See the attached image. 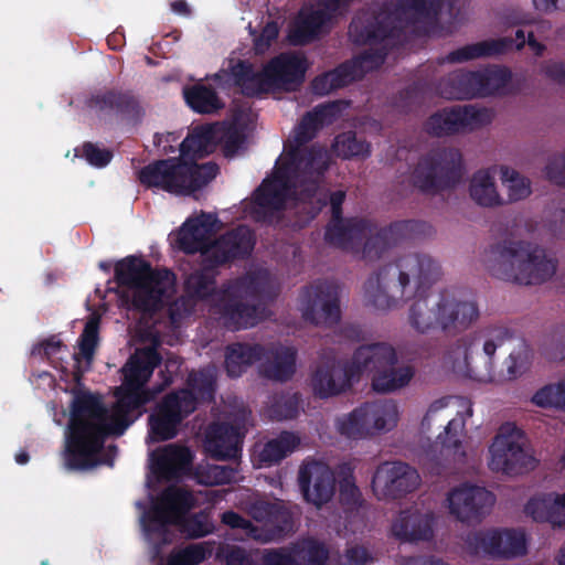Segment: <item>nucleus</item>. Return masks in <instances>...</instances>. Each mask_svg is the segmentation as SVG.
<instances>
[{"instance_id": "nucleus-15", "label": "nucleus", "mask_w": 565, "mask_h": 565, "mask_svg": "<svg viewBox=\"0 0 565 565\" xmlns=\"http://www.w3.org/2000/svg\"><path fill=\"white\" fill-rule=\"evenodd\" d=\"M512 337L513 332L503 326H493L481 332L465 334L456 341L455 347L449 351V358L454 365L462 360L467 375L481 380L478 366L475 364V349L477 358L483 360L484 364H490L495 350Z\"/></svg>"}, {"instance_id": "nucleus-36", "label": "nucleus", "mask_w": 565, "mask_h": 565, "mask_svg": "<svg viewBox=\"0 0 565 565\" xmlns=\"http://www.w3.org/2000/svg\"><path fill=\"white\" fill-rule=\"evenodd\" d=\"M217 268L216 265L203 259L202 267L195 269L185 278V295L194 301L209 300L210 305L220 289L216 281Z\"/></svg>"}, {"instance_id": "nucleus-22", "label": "nucleus", "mask_w": 565, "mask_h": 565, "mask_svg": "<svg viewBox=\"0 0 565 565\" xmlns=\"http://www.w3.org/2000/svg\"><path fill=\"white\" fill-rule=\"evenodd\" d=\"M475 553H483L493 558L510 559L526 554V537L515 529H493L479 531L469 539Z\"/></svg>"}, {"instance_id": "nucleus-19", "label": "nucleus", "mask_w": 565, "mask_h": 565, "mask_svg": "<svg viewBox=\"0 0 565 565\" xmlns=\"http://www.w3.org/2000/svg\"><path fill=\"white\" fill-rule=\"evenodd\" d=\"M449 513L461 523L479 524L490 513L494 494L483 487L463 482L447 495Z\"/></svg>"}, {"instance_id": "nucleus-46", "label": "nucleus", "mask_w": 565, "mask_h": 565, "mask_svg": "<svg viewBox=\"0 0 565 565\" xmlns=\"http://www.w3.org/2000/svg\"><path fill=\"white\" fill-rule=\"evenodd\" d=\"M295 554L300 565H327L330 558L328 546L311 536L292 543Z\"/></svg>"}, {"instance_id": "nucleus-11", "label": "nucleus", "mask_w": 565, "mask_h": 565, "mask_svg": "<svg viewBox=\"0 0 565 565\" xmlns=\"http://www.w3.org/2000/svg\"><path fill=\"white\" fill-rule=\"evenodd\" d=\"M463 172V158L459 149L436 147L418 158L409 173V183L423 194L436 195L455 189Z\"/></svg>"}, {"instance_id": "nucleus-9", "label": "nucleus", "mask_w": 565, "mask_h": 565, "mask_svg": "<svg viewBox=\"0 0 565 565\" xmlns=\"http://www.w3.org/2000/svg\"><path fill=\"white\" fill-rule=\"evenodd\" d=\"M114 271L117 285L131 291L135 310L153 315L164 307L169 270L154 269L145 258L130 255L118 260Z\"/></svg>"}, {"instance_id": "nucleus-21", "label": "nucleus", "mask_w": 565, "mask_h": 565, "mask_svg": "<svg viewBox=\"0 0 565 565\" xmlns=\"http://www.w3.org/2000/svg\"><path fill=\"white\" fill-rule=\"evenodd\" d=\"M86 106L99 117L116 116L132 125H138L146 116L140 97L131 89L108 88L92 94Z\"/></svg>"}, {"instance_id": "nucleus-40", "label": "nucleus", "mask_w": 565, "mask_h": 565, "mask_svg": "<svg viewBox=\"0 0 565 565\" xmlns=\"http://www.w3.org/2000/svg\"><path fill=\"white\" fill-rule=\"evenodd\" d=\"M186 105L195 113L202 115L217 114L224 109L225 103L210 85L196 83L183 88Z\"/></svg>"}, {"instance_id": "nucleus-25", "label": "nucleus", "mask_w": 565, "mask_h": 565, "mask_svg": "<svg viewBox=\"0 0 565 565\" xmlns=\"http://www.w3.org/2000/svg\"><path fill=\"white\" fill-rule=\"evenodd\" d=\"M395 18L386 11L361 12L356 14L350 25L349 35L354 44L377 45L398 35Z\"/></svg>"}, {"instance_id": "nucleus-56", "label": "nucleus", "mask_w": 565, "mask_h": 565, "mask_svg": "<svg viewBox=\"0 0 565 565\" xmlns=\"http://www.w3.org/2000/svg\"><path fill=\"white\" fill-rule=\"evenodd\" d=\"M300 398L297 393L277 396L269 407L271 419H292L298 415Z\"/></svg>"}, {"instance_id": "nucleus-39", "label": "nucleus", "mask_w": 565, "mask_h": 565, "mask_svg": "<svg viewBox=\"0 0 565 565\" xmlns=\"http://www.w3.org/2000/svg\"><path fill=\"white\" fill-rule=\"evenodd\" d=\"M215 124L193 128L180 143V154L188 162H195L216 148Z\"/></svg>"}, {"instance_id": "nucleus-27", "label": "nucleus", "mask_w": 565, "mask_h": 565, "mask_svg": "<svg viewBox=\"0 0 565 565\" xmlns=\"http://www.w3.org/2000/svg\"><path fill=\"white\" fill-rule=\"evenodd\" d=\"M222 90L237 88L246 97H258L266 93L263 71L257 72L247 60L231 58L226 67L211 76Z\"/></svg>"}, {"instance_id": "nucleus-34", "label": "nucleus", "mask_w": 565, "mask_h": 565, "mask_svg": "<svg viewBox=\"0 0 565 565\" xmlns=\"http://www.w3.org/2000/svg\"><path fill=\"white\" fill-rule=\"evenodd\" d=\"M151 460L153 472L160 478L171 480L190 466L192 454L188 447L171 444L154 451Z\"/></svg>"}, {"instance_id": "nucleus-35", "label": "nucleus", "mask_w": 565, "mask_h": 565, "mask_svg": "<svg viewBox=\"0 0 565 565\" xmlns=\"http://www.w3.org/2000/svg\"><path fill=\"white\" fill-rule=\"evenodd\" d=\"M354 60L345 61L331 71L316 76L311 82L313 94L324 96L333 90L343 88L363 76Z\"/></svg>"}, {"instance_id": "nucleus-45", "label": "nucleus", "mask_w": 565, "mask_h": 565, "mask_svg": "<svg viewBox=\"0 0 565 565\" xmlns=\"http://www.w3.org/2000/svg\"><path fill=\"white\" fill-rule=\"evenodd\" d=\"M299 441L294 433L282 431L264 445L259 461L266 466L278 463L297 448Z\"/></svg>"}, {"instance_id": "nucleus-51", "label": "nucleus", "mask_w": 565, "mask_h": 565, "mask_svg": "<svg viewBox=\"0 0 565 565\" xmlns=\"http://www.w3.org/2000/svg\"><path fill=\"white\" fill-rule=\"evenodd\" d=\"M502 184L508 190L510 202H516L526 199L532 193L531 181L521 175L516 170L507 166L500 168Z\"/></svg>"}, {"instance_id": "nucleus-49", "label": "nucleus", "mask_w": 565, "mask_h": 565, "mask_svg": "<svg viewBox=\"0 0 565 565\" xmlns=\"http://www.w3.org/2000/svg\"><path fill=\"white\" fill-rule=\"evenodd\" d=\"M216 146L222 143L223 153L226 158L234 157L245 141V135L241 127L235 124L215 122Z\"/></svg>"}, {"instance_id": "nucleus-26", "label": "nucleus", "mask_w": 565, "mask_h": 565, "mask_svg": "<svg viewBox=\"0 0 565 565\" xmlns=\"http://www.w3.org/2000/svg\"><path fill=\"white\" fill-rule=\"evenodd\" d=\"M255 244L254 231L247 225H237L212 241L206 260L222 267L235 260L246 259L253 253Z\"/></svg>"}, {"instance_id": "nucleus-5", "label": "nucleus", "mask_w": 565, "mask_h": 565, "mask_svg": "<svg viewBox=\"0 0 565 565\" xmlns=\"http://www.w3.org/2000/svg\"><path fill=\"white\" fill-rule=\"evenodd\" d=\"M374 225L364 218L330 220L324 239L344 250L356 252L362 243V257L367 262L380 259L392 246L405 239H416L433 233V226L419 220H403L373 233Z\"/></svg>"}, {"instance_id": "nucleus-47", "label": "nucleus", "mask_w": 565, "mask_h": 565, "mask_svg": "<svg viewBox=\"0 0 565 565\" xmlns=\"http://www.w3.org/2000/svg\"><path fill=\"white\" fill-rule=\"evenodd\" d=\"M238 462L231 465H206L196 469L198 482L204 486H221L237 481Z\"/></svg>"}, {"instance_id": "nucleus-28", "label": "nucleus", "mask_w": 565, "mask_h": 565, "mask_svg": "<svg viewBox=\"0 0 565 565\" xmlns=\"http://www.w3.org/2000/svg\"><path fill=\"white\" fill-rule=\"evenodd\" d=\"M298 484L303 499L317 508L328 503L335 491L333 471L328 465L316 460L300 467Z\"/></svg>"}, {"instance_id": "nucleus-2", "label": "nucleus", "mask_w": 565, "mask_h": 565, "mask_svg": "<svg viewBox=\"0 0 565 565\" xmlns=\"http://www.w3.org/2000/svg\"><path fill=\"white\" fill-rule=\"evenodd\" d=\"M321 128L309 111L301 117L285 162L254 192L250 215L255 222L277 223L290 195L295 198L294 227L303 228L318 216L326 204V198L319 192V181L329 169V157L319 146H305Z\"/></svg>"}, {"instance_id": "nucleus-37", "label": "nucleus", "mask_w": 565, "mask_h": 565, "mask_svg": "<svg viewBox=\"0 0 565 565\" xmlns=\"http://www.w3.org/2000/svg\"><path fill=\"white\" fill-rule=\"evenodd\" d=\"M456 0H397L396 11L415 22L436 23L444 9L452 12Z\"/></svg>"}, {"instance_id": "nucleus-4", "label": "nucleus", "mask_w": 565, "mask_h": 565, "mask_svg": "<svg viewBox=\"0 0 565 565\" xmlns=\"http://www.w3.org/2000/svg\"><path fill=\"white\" fill-rule=\"evenodd\" d=\"M68 430L65 460L71 469H89L99 463L113 466L117 452L115 445L108 447L105 459L99 460L97 456L107 436H120L126 431L120 429L116 420V402L109 417L100 397L89 392L75 395Z\"/></svg>"}, {"instance_id": "nucleus-48", "label": "nucleus", "mask_w": 565, "mask_h": 565, "mask_svg": "<svg viewBox=\"0 0 565 565\" xmlns=\"http://www.w3.org/2000/svg\"><path fill=\"white\" fill-rule=\"evenodd\" d=\"M332 147L335 154L343 159L366 158L371 154V145L365 139L358 138L354 131L339 134Z\"/></svg>"}, {"instance_id": "nucleus-7", "label": "nucleus", "mask_w": 565, "mask_h": 565, "mask_svg": "<svg viewBox=\"0 0 565 565\" xmlns=\"http://www.w3.org/2000/svg\"><path fill=\"white\" fill-rule=\"evenodd\" d=\"M161 364L162 355L151 344L137 348L121 366V384L114 391L116 420L121 430L146 414L147 406L156 401L154 384L148 386V383Z\"/></svg>"}, {"instance_id": "nucleus-41", "label": "nucleus", "mask_w": 565, "mask_h": 565, "mask_svg": "<svg viewBox=\"0 0 565 565\" xmlns=\"http://www.w3.org/2000/svg\"><path fill=\"white\" fill-rule=\"evenodd\" d=\"M215 390V370L212 366H206L199 371H191L188 375L186 387L178 391H189L194 398L196 409L200 403H210L214 399Z\"/></svg>"}, {"instance_id": "nucleus-52", "label": "nucleus", "mask_w": 565, "mask_h": 565, "mask_svg": "<svg viewBox=\"0 0 565 565\" xmlns=\"http://www.w3.org/2000/svg\"><path fill=\"white\" fill-rule=\"evenodd\" d=\"M209 553L206 543H192L173 550L168 555L167 565H199L206 559Z\"/></svg>"}, {"instance_id": "nucleus-50", "label": "nucleus", "mask_w": 565, "mask_h": 565, "mask_svg": "<svg viewBox=\"0 0 565 565\" xmlns=\"http://www.w3.org/2000/svg\"><path fill=\"white\" fill-rule=\"evenodd\" d=\"M99 342V317L93 316L85 323L83 332L78 339V353H75L74 358L77 362L82 358L87 362L88 365L92 364L95 355V351L98 347Z\"/></svg>"}, {"instance_id": "nucleus-23", "label": "nucleus", "mask_w": 565, "mask_h": 565, "mask_svg": "<svg viewBox=\"0 0 565 565\" xmlns=\"http://www.w3.org/2000/svg\"><path fill=\"white\" fill-rule=\"evenodd\" d=\"M486 116L487 110L472 105H455L431 114L425 121L424 129L433 137L452 136L482 125Z\"/></svg>"}, {"instance_id": "nucleus-63", "label": "nucleus", "mask_w": 565, "mask_h": 565, "mask_svg": "<svg viewBox=\"0 0 565 565\" xmlns=\"http://www.w3.org/2000/svg\"><path fill=\"white\" fill-rule=\"evenodd\" d=\"M339 497L340 501L350 507H358L361 503L362 494L359 487L355 484L352 475L343 477L339 482Z\"/></svg>"}, {"instance_id": "nucleus-60", "label": "nucleus", "mask_w": 565, "mask_h": 565, "mask_svg": "<svg viewBox=\"0 0 565 565\" xmlns=\"http://www.w3.org/2000/svg\"><path fill=\"white\" fill-rule=\"evenodd\" d=\"M463 430V418H452L445 427V431L438 435V440L444 448L458 449L461 446Z\"/></svg>"}, {"instance_id": "nucleus-10", "label": "nucleus", "mask_w": 565, "mask_h": 565, "mask_svg": "<svg viewBox=\"0 0 565 565\" xmlns=\"http://www.w3.org/2000/svg\"><path fill=\"white\" fill-rule=\"evenodd\" d=\"M218 170L214 162L199 164L188 162L180 156L148 163L139 170L138 180L146 188L184 195L205 186L217 175Z\"/></svg>"}, {"instance_id": "nucleus-54", "label": "nucleus", "mask_w": 565, "mask_h": 565, "mask_svg": "<svg viewBox=\"0 0 565 565\" xmlns=\"http://www.w3.org/2000/svg\"><path fill=\"white\" fill-rule=\"evenodd\" d=\"M532 350L525 343L513 350L504 361L507 369L505 377L515 380L522 376L531 366Z\"/></svg>"}, {"instance_id": "nucleus-33", "label": "nucleus", "mask_w": 565, "mask_h": 565, "mask_svg": "<svg viewBox=\"0 0 565 565\" xmlns=\"http://www.w3.org/2000/svg\"><path fill=\"white\" fill-rule=\"evenodd\" d=\"M525 513L536 522H547L553 526L565 525V492H551L531 498L525 504Z\"/></svg>"}, {"instance_id": "nucleus-38", "label": "nucleus", "mask_w": 565, "mask_h": 565, "mask_svg": "<svg viewBox=\"0 0 565 565\" xmlns=\"http://www.w3.org/2000/svg\"><path fill=\"white\" fill-rule=\"evenodd\" d=\"M265 347L259 343L236 342L226 347L225 370L230 377H239L248 366L262 361Z\"/></svg>"}, {"instance_id": "nucleus-24", "label": "nucleus", "mask_w": 565, "mask_h": 565, "mask_svg": "<svg viewBox=\"0 0 565 565\" xmlns=\"http://www.w3.org/2000/svg\"><path fill=\"white\" fill-rule=\"evenodd\" d=\"M420 477L406 462L392 461L380 465L372 477V489L385 499H399L417 489Z\"/></svg>"}, {"instance_id": "nucleus-42", "label": "nucleus", "mask_w": 565, "mask_h": 565, "mask_svg": "<svg viewBox=\"0 0 565 565\" xmlns=\"http://www.w3.org/2000/svg\"><path fill=\"white\" fill-rule=\"evenodd\" d=\"M212 241L188 218L178 230L175 247L186 255L200 253L204 260L210 255Z\"/></svg>"}, {"instance_id": "nucleus-62", "label": "nucleus", "mask_w": 565, "mask_h": 565, "mask_svg": "<svg viewBox=\"0 0 565 565\" xmlns=\"http://www.w3.org/2000/svg\"><path fill=\"white\" fill-rule=\"evenodd\" d=\"M341 111L342 102L340 100L319 104L309 110L321 127L333 124L339 118Z\"/></svg>"}, {"instance_id": "nucleus-64", "label": "nucleus", "mask_w": 565, "mask_h": 565, "mask_svg": "<svg viewBox=\"0 0 565 565\" xmlns=\"http://www.w3.org/2000/svg\"><path fill=\"white\" fill-rule=\"evenodd\" d=\"M545 175L550 182L565 186V151L550 157L545 166Z\"/></svg>"}, {"instance_id": "nucleus-30", "label": "nucleus", "mask_w": 565, "mask_h": 565, "mask_svg": "<svg viewBox=\"0 0 565 565\" xmlns=\"http://www.w3.org/2000/svg\"><path fill=\"white\" fill-rule=\"evenodd\" d=\"M435 516L419 510L401 511L392 524L393 535L404 543L427 542L434 537Z\"/></svg>"}, {"instance_id": "nucleus-1", "label": "nucleus", "mask_w": 565, "mask_h": 565, "mask_svg": "<svg viewBox=\"0 0 565 565\" xmlns=\"http://www.w3.org/2000/svg\"><path fill=\"white\" fill-rule=\"evenodd\" d=\"M439 276L440 266L430 256L407 254L371 275L364 284V296L374 308L390 309L395 303L394 297L388 294L391 285L404 296L413 280L415 299L408 309L409 326L423 334L439 329L446 335H456L479 319V307L476 301L457 299L447 292L438 297L427 294Z\"/></svg>"}, {"instance_id": "nucleus-3", "label": "nucleus", "mask_w": 565, "mask_h": 565, "mask_svg": "<svg viewBox=\"0 0 565 565\" xmlns=\"http://www.w3.org/2000/svg\"><path fill=\"white\" fill-rule=\"evenodd\" d=\"M397 355L387 343L377 342L359 347L350 362L330 361L319 365L311 375L315 396L328 398L351 387L363 373L372 374V387L390 393L406 386L414 376L411 366L396 367Z\"/></svg>"}, {"instance_id": "nucleus-6", "label": "nucleus", "mask_w": 565, "mask_h": 565, "mask_svg": "<svg viewBox=\"0 0 565 565\" xmlns=\"http://www.w3.org/2000/svg\"><path fill=\"white\" fill-rule=\"evenodd\" d=\"M268 288L266 275L249 271L220 286L210 303V313L227 331L236 332L256 327L266 318L260 299Z\"/></svg>"}, {"instance_id": "nucleus-17", "label": "nucleus", "mask_w": 565, "mask_h": 565, "mask_svg": "<svg viewBox=\"0 0 565 565\" xmlns=\"http://www.w3.org/2000/svg\"><path fill=\"white\" fill-rule=\"evenodd\" d=\"M194 412V398L189 391L168 393L148 417L149 436L157 443L173 439L183 420Z\"/></svg>"}, {"instance_id": "nucleus-59", "label": "nucleus", "mask_w": 565, "mask_h": 565, "mask_svg": "<svg viewBox=\"0 0 565 565\" xmlns=\"http://www.w3.org/2000/svg\"><path fill=\"white\" fill-rule=\"evenodd\" d=\"M267 524L275 527L277 535H286L294 530V518L291 512L280 503H274Z\"/></svg>"}, {"instance_id": "nucleus-14", "label": "nucleus", "mask_w": 565, "mask_h": 565, "mask_svg": "<svg viewBox=\"0 0 565 565\" xmlns=\"http://www.w3.org/2000/svg\"><path fill=\"white\" fill-rule=\"evenodd\" d=\"M489 451V468L495 472L518 476L536 466L535 458L525 448L524 433L513 423L501 425Z\"/></svg>"}, {"instance_id": "nucleus-12", "label": "nucleus", "mask_w": 565, "mask_h": 565, "mask_svg": "<svg viewBox=\"0 0 565 565\" xmlns=\"http://www.w3.org/2000/svg\"><path fill=\"white\" fill-rule=\"evenodd\" d=\"M512 73L504 66H489L477 71L456 70L441 77L437 94L445 99L470 100L504 95Z\"/></svg>"}, {"instance_id": "nucleus-29", "label": "nucleus", "mask_w": 565, "mask_h": 565, "mask_svg": "<svg viewBox=\"0 0 565 565\" xmlns=\"http://www.w3.org/2000/svg\"><path fill=\"white\" fill-rule=\"evenodd\" d=\"M307 62L296 54H279L271 58L263 68L266 93L270 88L292 92L305 81Z\"/></svg>"}, {"instance_id": "nucleus-57", "label": "nucleus", "mask_w": 565, "mask_h": 565, "mask_svg": "<svg viewBox=\"0 0 565 565\" xmlns=\"http://www.w3.org/2000/svg\"><path fill=\"white\" fill-rule=\"evenodd\" d=\"M78 153L76 149V156L84 158L90 166L95 168H105L113 159L114 153L107 148H100L96 143L85 141Z\"/></svg>"}, {"instance_id": "nucleus-44", "label": "nucleus", "mask_w": 565, "mask_h": 565, "mask_svg": "<svg viewBox=\"0 0 565 565\" xmlns=\"http://www.w3.org/2000/svg\"><path fill=\"white\" fill-rule=\"evenodd\" d=\"M469 193L471 199L481 206L492 207L503 204V200L497 191L494 179L487 170H479L473 173Z\"/></svg>"}, {"instance_id": "nucleus-32", "label": "nucleus", "mask_w": 565, "mask_h": 565, "mask_svg": "<svg viewBox=\"0 0 565 565\" xmlns=\"http://www.w3.org/2000/svg\"><path fill=\"white\" fill-rule=\"evenodd\" d=\"M297 351L291 347L265 348V356L259 365V374L279 383L291 380L296 373Z\"/></svg>"}, {"instance_id": "nucleus-13", "label": "nucleus", "mask_w": 565, "mask_h": 565, "mask_svg": "<svg viewBox=\"0 0 565 565\" xmlns=\"http://www.w3.org/2000/svg\"><path fill=\"white\" fill-rule=\"evenodd\" d=\"M353 0H317L316 4L302 6L288 30V41L294 46H305L330 33L335 20Z\"/></svg>"}, {"instance_id": "nucleus-61", "label": "nucleus", "mask_w": 565, "mask_h": 565, "mask_svg": "<svg viewBox=\"0 0 565 565\" xmlns=\"http://www.w3.org/2000/svg\"><path fill=\"white\" fill-rule=\"evenodd\" d=\"M263 565H300L298 564L292 543L288 546L265 551L262 557Z\"/></svg>"}, {"instance_id": "nucleus-16", "label": "nucleus", "mask_w": 565, "mask_h": 565, "mask_svg": "<svg viewBox=\"0 0 565 565\" xmlns=\"http://www.w3.org/2000/svg\"><path fill=\"white\" fill-rule=\"evenodd\" d=\"M398 420L397 405L392 399L366 402L339 419L338 429L350 439H362L380 430H390Z\"/></svg>"}, {"instance_id": "nucleus-58", "label": "nucleus", "mask_w": 565, "mask_h": 565, "mask_svg": "<svg viewBox=\"0 0 565 565\" xmlns=\"http://www.w3.org/2000/svg\"><path fill=\"white\" fill-rule=\"evenodd\" d=\"M163 367L159 370V383L154 384L156 398L168 388L174 381V376L179 373L182 361L175 356L170 355L164 361L162 360Z\"/></svg>"}, {"instance_id": "nucleus-18", "label": "nucleus", "mask_w": 565, "mask_h": 565, "mask_svg": "<svg viewBox=\"0 0 565 565\" xmlns=\"http://www.w3.org/2000/svg\"><path fill=\"white\" fill-rule=\"evenodd\" d=\"M299 307L302 318L315 326H333L340 321V295L335 284L318 279L301 289Z\"/></svg>"}, {"instance_id": "nucleus-53", "label": "nucleus", "mask_w": 565, "mask_h": 565, "mask_svg": "<svg viewBox=\"0 0 565 565\" xmlns=\"http://www.w3.org/2000/svg\"><path fill=\"white\" fill-rule=\"evenodd\" d=\"M531 401L539 407L565 409V379L541 387Z\"/></svg>"}, {"instance_id": "nucleus-43", "label": "nucleus", "mask_w": 565, "mask_h": 565, "mask_svg": "<svg viewBox=\"0 0 565 565\" xmlns=\"http://www.w3.org/2000/svg\"><path fill=\"white\" fill-rule=\"evenodd\" d=\"M505 47L503 40L482 41L473 44H467L449 52L440 60V64L465 63L479 57L494 56L503 53Z\"/></svg>"}, {"instance_id": "nucleus-55", "label": "nucleus", "mask_w": 565, "mask_h": 565, "mask_svg": "<svg viewBox=\"0 0 565 565\" xmlns=\"http://www.w3.org/2000/svg\"><path fill=\"white\" fill-rule=\"evenodd\" d=\"M173 525H178L181 533L188 539H200L209 535L212 529L207 522V516L203 513L184 515L179 520H172Z\"/></svg>"}, {"instance_id": "nucleus-8", "label": "nucleus", "mask_w": 565, "mask_h": 565, "mask_svg": "<svg viewBox=\"0 0 565 565\" xmlns=\"http://www.w3.org/2000/svg\"><path fill=\"white\" fill-rule=\"evenodd\" d=\"M486 267L491 276L519 285H540L553 277L557 263L544 248L526 241L504 239L490 246Z\"/></svg>"}, {"instance_id": "nucleus-20", "label": "nucleus", "mask_w": 565, "mask_h": 565, "mask_svg": "<svg viewBox=\"0 0 565 565\" xmlns=\"http://www.w3.org/2000/svg\"><path fill=\"white\" fill-rule=\"evenodd\" d=\"M195 499L191 491L182 488H169L161 497V502L154 504L142 518V526L148 534L163 536L172 520L186 515L194 507Z\"/></svg>"}, {"instance_id": "nucleus-31", "label": "nucleus", "mask_w": 565, "mask_h": 565, "mask_svg": "<svg viewBox=\"0 0 565 565\" xmlns=\"http://www.w3.org/2000/svg\"><path fill=\"white\" fill-rule=\"evenodd\" d=\"M243 435L228 423L212 424L205 438V449L216 460H236L242 452Z\"/></svg>"}]
</instances>
